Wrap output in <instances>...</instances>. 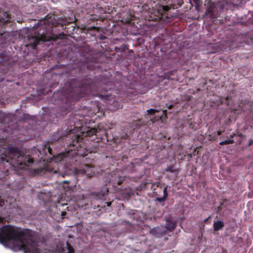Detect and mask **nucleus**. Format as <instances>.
Masks as SVG:
<instances>
[{"label":"nucleus","mask_w":253,"mask_h":253,"mask_svg":"<svg viewBox=\"0 0 253 253\" xmlns=\"http://www.w3.org/2000/svg\"><path fill=\"white\" fill-rule=\"evenodd\" d=\"M48 152H49V153L50 154H51V155L52 154V149L50 148V146L48 148Z\"/></svg>","instance_id":"nucleus-40"},{"label":"nucleus","mask_w":253,"mask_h":253,"mask_svg":"<svg viewBox=\"0 0 253 253\" xmlns=\"http://www.w3.org/2000/svg\"><path fill=\"white\" fill-rule=\"evenodd\" d=\"M247 105H249L250 107V109L251 110H253V102L252 101H247Z\"/></svg>","instance_id":"nucleus-34"},{"label":"nucleus","mask_w":253,"mask_h":253,"mask_svg":"<svg viewBox=\"0 0 253 253\" xmlns=\"http://www.w3.org/2000/svg\"><path fill=\"white\" fill-rule=\"evenodd\" d=\"M222 133V131H221V130H218L217 131V133H216V135L217 136H218V135H220Z\"/></svg>","instance_id":"nucleus-39"},{"label":"nucleus","mask_w":253,"mask_h":253,"mask_svg":"<svg viewBox=\"0 0 253 253\" xmlns=\"http://www.w3.org/2000/svg\"><path fill=\"white\" fill-rule=\"evenodd\" d=\"M134 16L131 13H127L126 18L125 17H123V20L125 21L126 23H130V21L134 19Z\"/></svg>","instance_id":"nucleus-26"},{"label":"nucleus","mask_w":253,"mask_h":253,"mask_svg":"<svg viewBox=\"0 0 253 253\" xmlns=\"http://www.w3.org/2000/svg\"><path fill=\"white\" fill-rule=\"evenodd\" d=\"M11 22V17L7 12L0 10V26H4L5 24Z\"/></svg>","instance_id":"nucleus-13"},{"label":"nucleus","mask_w":253,"mask_h":253,"mask_svg":"<svg viewBox=\"0 0 253 253\" xmlns=\"http://www.w3.org/2000/svg\"><path fill=\"white\" fill-rule=\"evenodd\" d=\"M186 2H189L191 4V6H193V4H195V6L198 7L201 4V0H185Z\"/></svg>","instance_id":"nucleus-27"},{"label":"nucleus","mask_w":253,"mask_h":253,"mask_svg":"<svg viewBox=\"0 0 253 253\" xmlns=\"http://www.w3.org/2000/svg\"><path fill=\"white\" fill-rule=\"evenodd\" d=\"M237 46V44L234 41H222L213 44L212 47L214 48V50L213 52H218L219 51H231Z\"/></svg>","instance_id":"nucleus-9"},{"label":"nucleus","mask_w":253,"mask_h":253,"mask_svg":"<svg viewBox=\"0 0 253 253\" xmlns=\"http://www.w3.org/2000/svg\"><path fill=\"white\" fill-rule=\"evenodd\" d=\"M234 142L233 139H228L219 142V145H224L227 144H233Z\"/></svg>","instance_id":"nucleus-28"},{"label":"nucleus","mask_w":253,"mask_h":253,"mask_svg":"<svg viewBox=\"0 0 253 253\" xmlns=\"http://www.w3.org/2000/svg\"><path fill=\"white\" fill-rule=\"evenodd\" d=\"M131 167L132 169L131 172L136 173V174L134 176H132L130 178L133 179V180L134 181H137L140 179L142 177V174L137 172V170H138V168H136L133 164H131Z\"/></svg>","instance_id":"nucleus-20"},{"label":"nucleus","mask_w":253,"mask_h":253,"mask_svg":"<svg viewBox=\"0 0 253 253\" xmlns=\"http://www.w3.org/2000/svg\"><path fill=\"white\" fill-rule=\"evenodd\" d=\"M126 139H129V136L125 132L121 135L120 140L121 141H124Z\"/></svg>","instance_id":"nucleus-30"},{"label":"nucleus","mask_w":253,"mask_h":253,"mask_svg":"<svg viewBox=\"0 0 253 253\" xmlns=\"http://www.w3.org/2000/svg\"><path fill=\"white\" fill-rule=\"evenodd\" d=\"M43 170L53 172L54 173H57V170L52 167V164H49L41 169H34L35 172L37 174L42 172Z\"/></svg>","instance_id":"nucleus-18"},{"label":"nucleus","mask_w":253,"mask_h":253,"mask_svg":"<svg viewBox=\"0 0 253 253\" xmlns=\"http://www.w3.org/2000/svg\"><path fill=\"white\" fill-rule=\"evenodd\" d=\"M108 191L109 188L105 185L102 188L100 192L93 193V195L97 199L104 200L107 195Z\"/></svg>","instance_id":"nucleus-15"},{"label":"nucleus","mask_w":253,"mask_h":253,"mask_svg":"<svg viewBox=\"0 0 253 253\" xmlns=\"http://www.w3.org/2000/svg\"><path fill=\"white\" fill-rule=\"evenodd\" d=\"M13 119V116L0 111V130L12 133L11 131L14 129L12 126Z\"/></svg>","instance_id":"nucleus-7"},{"label":"nucleus","mask_w":253,"mask_h":253,"mask_svg":"<svg viewBox=\"0 0 253 253\" xmlns=\"http://www.w3.org/2000/svg\"><path fill=\"white\" fill-rule=\"evenodd\" d=\"M102 99L105 101L106 104L108 105V108L112 111H115L122 107L121 102L116 100V97L110 95L108 93L101 95Z\"/></svg>","instance_id":"nucleus-10"},{"label":"nucleus","mask_w":253,"mask_h":253,"mask_svg":"<svg viewBox=\"0 0 253 253\" xmlns=\"http://www.w3.org/2000/svg\"><path fill=\"white\" fill-rule=\"evenodd\" d=\"M166 110L164 111V113H166Z\"/></svg>","instance_id":"nucleus-46"},{"label":"nucleus","mask_w":253,"mask_h":253,"mask_svg":"<svg viewBox=\"0 0 253 253\" xmlns=\"http://www.w3.org/2000/svg\"><path fill=\"white\" fill-rule=\"evenodd\" d=\"M99 134L100 136H95V138L89 137L86 139L88 141L92 142L90 145L93 148H88L85 144L83 143L76 150H72L68 154L72 155L67 162H64L66 164V167L72 170L76 174H85L88 177H92L95 174L94 168L89 165L82 163L81 159L87 156L88 153L97 152L100 146L99 143L102 140V137L105 135L106 132L104 134H101V132Z\"/></svg>","instance_id":"nucleus-3"},{"label":"nucleus","mask_w":253,"mask_h":253,"mask_svg":"<svg viewBox=\"0 0 253 253\" xmlns=\"http://www.w3.org/2000/svg\"><path fill=\"white\" fill-rule=\"evenodd\" d=\"M231 99V97L227 96L225 98L221 96H215L214 98L211 99V102L217 106H219L222 104H225L229 105L230 104V100Z\"/></svg>","instance_id":"nucleus-11"},{"label":"nucleus","mask_w":253,"mask_h":253,"mask_svg":"<svg viewBox=\"0 0 253 253\" xmlns=\"http://www.w3.org/2000/svg\"><path fill=\"white\" fill-rule=\"evenodd\" d=\"M165 170L170 173H174L175 177L178 176V171L173 166H168Z\"/></svg>","instance_id":"nucleus-23"},{"label":"nucleus","mask_w":253,"mask_h":253,"mask_svg":"<svg viewBox=\"0 0 253 253\" xmlns=\"http://www.w3.org/2000/svg\"><path fill=\"white\" fill-rule=\"evenodd\" d=\"M100 132H101V134H104L105 130L101 128L100 126H98L97 128L88 127L85 131H80L77 133H76L74 130H70L66 135H62L61 131H58L54 132L50 137L48 142L51 145L57 141H65L63 146L65 147L66 145L69 147L67 148L68 150H66L64 153L59 154L56 158V161H59L60 164H63L65 162L68 161V159L72 155L68 154L69 152L72 150H76L83 144L82 140L86 137L88 138L94 136H100Z\"/></svg>","instance_id":"nucleus-2"},{"label":"nucleus","mask_w":253,"mask_h":253,"mask_svg":"<svg viewBox=\"0 0 253 253\" xmlns=\"http://www.w3.org/2000/svg\"><path fill=\"white\" fill-rule=\"evenodd\" d=\"M62 68L63 71L58 75L76 77L65 84L62 90L63 96L59 98L69 106L82 98L93 95L92 93L94 91H107L113 89L111 82L88 77L84 73L85 67H74L71 65L63 66Z\"/></svg>","instance_id":"nucleus-1"},{"label":"nucleus","mask_w":253,"mask_h":253,"mask_svg":"<svg viewBox=\"0 0 253 253\" xmlns=\"http://www.w3.org/2000/svg\"><path fill=\"white\" fill-rule=\"evenodd\" d=\"M158 110L155 109H150L146 111L147 114L148 115H153L156 113L158 112Z\"/></svg>","instance_id":"nucleus-29"},{"label":"nucleus","mask_w":253,"mask_h":253,"mask_svg":"<svg viewBox=\"0 0 253 253\" xmlns=\"http://www.w3.org/2000/svg\"><path fill=\"white\" fill-rule=\"evenodd\" d=\"M172 107H173V105H170L168 107V108H169V109H170L172 108Z\"/></svg>","instance_id":"nucleus-45"},{"label":"nucleus","mask_w":253,"mask_h":253,"mask_svg":"<svg viewBox=\"0 0 253 253\" xmlns=\"http://www.w3.org/2000/svg\"><path fill=\"white\" fill-rule=\"evenodd\" d=\"M173 75V71H169L165 74V78L169 79Z\"/></svg>","instance_id":"nucleus-32"},{"label":"nucleus","mask_w":253,"mask_h":253,"mask_svg":"<svg viewBox=\"0 0 253 253\" xmlns=\"http://www.w3.org/2000/svg\"><path fill=\"white\" fill-rule=\"evenodd\" d=\"M56 207L57 208H58L59 210H61L60 208V207H62V210H67L68 211H69V207L68 206V204L67 203H61V201H58L57 203H56Z\"/></svg>","instance_id":"nucleus-24"},{"label":"nucleus","mask_w":253,"mask_h":253,"mask_svg":"<svg viewBox=\"0 0 253 253\" xmlns=\"http://www.w3.org/2000/svg\"><path fill=\"white\" fill-rule=\"evenodd\" d=\"M106 204H107V206L108 207H110L112 204V203L111 202H106Z\"/></svg>","instance_id":"nucleus-43"},{"label":"nucleus","mask_w":253,"mask_h":253,"mask_svg":"<svg viewBox=\"0 0 253 253\" xmlns=\"http://www.w3.org/2000/svg\"><path fill=\"white\" fill-rule=\"evenodd\" d=\"M3 218L0 216V223L3 222Z\"/></svg>","instance_id":"nucleus-44"},{"label":"nucleus","mask_w":253,"mask_h":253,"mask_svg":"<svg viewBox=\"0 0 253 253\" xmlns=\"http://www.w3.org/2000/svg\"><path fill=\"white\" fill-rule=\"evenodd\" d=\"M166 5H160L158 7V13L159 16L157 19L159 20H164L165 18H169V12L170 9H177L183 3V0H166Z\"/></svg>","instance_id":"nucleus-6"},{"label":"nucleus","mask_w":253,"mask_h":253,"mask_svg":"<svg viewBox=\"0 0 253 253\" xmlns=\"http://www.w3.org/2000/svg\"><path fill=\"white\" fill-rule=\"evenodd\" d=\"M167 188L168 186H164L159 182L157 184V187L154 189V194L156 196L155 201L162 204V205H164V203L168 196Z\"/></svg>","instance_id":"nucleus-8"},{"label":"nucleus","mask_w":253,"mask_h":253,"mask_svg":"<svg viewBox=\"0 0 253 253\" xmlns=\"http://www.w3.org/2000/svg\"><path fill=\"white\" fill-rule=\"evenodd\" d=\"M224 226V223L221 220H217L216 222H214L213 224V229L215 231L222 229Z\"/></svg>","instance_id":"nucleus-21"},{"label":"nucleus","mask_w":253,"mask_h":253,"mask_svg":"<svg viewBox=\"0 0 253 253\" xmlns=\"http://www.w3.org/2000/svg\"><path fill=\"white\" fill-rule=\"evenodd\" d=\"M144 125H145V122L142 119H138L135 121L133 120L132 122L129 123V127L131 129L130 133H133L135 129L139 128Z\"/></svg>","instance_id":"nucleus-14"},{"label":"nucleus","mask_w":253,"mask_h":253,"mask_svg":"<svg viewBox=\"0 0 253 253\" xmlns=\"http://www.w3.org/2000/svg\"><path fill=\"white\" fill-rule=\"evenodd\" d=\"M166 232V229L164 226L155 227L150 230L151 234L157 237L165 234Z\"/></svg>","instance_id":"nucleus-16"},{"label":"nucleus","mask_w":253,"mask_h":253,"mask_svg":"<svg viewBox=\"0 0 253 253\" xmlns=\"http://www.w3.org/2000/svg\"><path fill=\"white\" fill-rule=\"evenodd\" d=\"M4 204L3 200L0 199V207H2Z\"/></svg>","instance_id":"nucleus-38"},{"label":"nucleus","mask_w":253,"mask_h":253,"mask_svg":"<svg viewBox=\"0 0 253 253\" xmlns=\"http://www.w3.org/2000/svg\"><path fill=\"white\" fill-rule=\"evenodd\" d=\"M63 188L66 191H73L74 186L73 184L72 185H70L71 181L68 180H64L63 182Z\"/></svg>","instance_id":"nucleus-22"},{"label":"nucleus","mask_w":253,"mask_h":253,"mask_svg":"<svg viewBox=\"0 0 253 253\" xmlns=\"http://www.w3.org/2000/svg\"><path fill=\"white\" fill-rule=\"evenodd\" d=\"M215 10L214 2H210L208 5L206 14L208 15L211 18L214 19L215 17Z\"/></svg>","instance_id":"nucleus-17"},{"label":"nucleus","mask_w":253,"mask_h":253,"mask_svg":"<svg viewBox=\"0 0 253 253\" xmlns=\"http://www.w3.org/2000/svg\"><path fill=\"white\" fill-rule=\"evenodd\" d=\"M210 139L211 140L215 141V140L217 138V135L215 134V133H212L210 135Z\"/></svg>","instance_id":"nucleus-33"},{"label":"nucleus","mask_w":253,"mask_h":253,"mask_svg":"<svg viewBox=\"0 0 253 253\" xmlns=\"http://www.w3.org/2000/svg\"><path fill=\"white\" fill-rule=\"evenodd\" d=\"M211 218V216H209L208 218H207L206 219H205L204 221V223H207L209 219Z\"/></svg>","instance_id":"nucleus-42"},{"label":"nucleus","mask_w":253,"mask_h":253,"mask_svg":"<svg viewBox=\"0 0 253 253\" xmlns=\"http://www.w3.org/2000/svg\"><path fill=\"white\" fill-rule=\"evenodd\" d=\"M163 42V41L161 38H158L155 39V46L160 45Z\"/></svg>","instance_id":"nucleus-31"},{"label":"nucleus","mask_w":253,"mask_h":253,"mask_svg":"<svg viewBox=\"0 0 253 253\" xmlns=\"http://www.w3.org/2000/svg\"><path fill=\"white\" fill-rule=\"evenodd\" d=\"M253 144V140L250 139L249 140V143L248 144V146H251Z\"/></svg>","instance_id":"nucleus-37"},{"label":"nucleus","mask_w":253,"mask_h":253,"mask_svg":"<svg viewBox=\"0 0 253 253\" xmlns=\"http://www.w3.org/2000/svg\"><path fill=\"white\" fill-rule=\"evenodd\" d=\"M66 214V211H61V215L62 216V218H64L65 215Z\"/></svg>","instance_id":"nucleus-35"},{"label":"nucleus","mask_w":253,"mask_h":253,"mask_svg":"<svg viewBox=\"0 0 253 253\" xmlns=\"http://www.w3.org/2000/svg\"><path fill=\"white\" fill-rule=\"evenodd\" d=\"M34 163L29 155H24L17 147H11L0 157V164L14 169H27Z\"/></svg>","instance_id":"nucleus-5"},{"label":"nucleus","mask_w":253,"mask_h":253,"mask_svg":"<svg viewBox=\"0 0 253 253\" xmlns=\"http://www.w3.org/2000/svg\"><path fill=\"white\" fill-rule=\"evenodd\" d=\"M112 178L111 180L114 187L116 185H121L125 180V178L123 176H117L116 174L112 175Z\"/></svg>","instance_id":"nucleus-19"},{"label":"nucleus","mask_w":253,"mask_h":253,"mask_svg":"<svg viewBox=\"0 0 253 253\" xmlns=\"http://www.w3.org/2000/svg\"><path fill=\"white\" fill-rule=\"evenodd\" d=\"M236 136H238V137H241V138H245V135L242 134V133H238L237 134H236Z\"/></svg>","instance_id":"nucleus-36"},{"label":"nucleus","mask_w":253,"mask_h":253,"mask_svg":"<svg viewBox=\"0 0 253 253\" xmlns=\"http://www.w3.org/2000/svg\"><path fill=\"white\" fill-rule=\"evenodd\" d=\"M220 139H222V137H220Z\"/></svg>","instance_id":"nucleus-47"},{"label":"nucleus","mask_w":253,"mask_h":253,"mask_svg":"<svg viewBox=\"0 0 253 253\" xmlns=\"http://www.w3.org/2000/svg\"><path fill=\"white\" fill-rule=\"evenodd\" d=\"M34 116H31L28 114H24L23 115L22 120L24 122H26L29 120H34L35 119Z\"/></svg>","instance_id":"nucleus-25"},{"label":"nucleus","mask_w":253,"mask_h":253,"mask_svg":"<svg viewBox=\"0 0 253 253\" xmlns=\"http://www.w3.org/2000/svg\"><path fill=\"white\" fill-rule=\"evenodd\" d=\"M236 136V134L235 133L232 134L230 135V138L229 139H233V138Z\"/></svg>","instance_id":"nucleus-41"},{"label":"nucleus","mask_w":253,"mask_h":253,"mask_svg":"<svg viewBox=\"0 0 253 253\" xmlns=\"http://www.w3.org/2000/svg\"><path fill=\"white\" fill-rule=\"evenodd\" d=\"M39 23L41 25L40 30L42 28L44 31L41 33L39 31L38 35H31L28 36V44L26 46H30L34 49H35L37 46L40 44L41 42L55 41L56 39H63L64 37L63 33L58 35L52 34L51 36L49 35L48 34H51L53 31V27H57L60 25L63 29H65L66 27L64 28V26L69 24L66 20H60L59 22L54 21L51 17L41 20Z\"/></svg>","instance_id":"nucleus-4"},{"label":"nucleus","mask_w":253,"mask_h":253,"mask_svg":"<svg viewBox=\"0 0 253 253\" xmlns=\"http://www.w3.org/2000/svg\"><path fill=\"white\" fill-rule=\"evenodd\" d=\"M177 225V221L174 220L172 217L169 216L166 219V225L165 227L166 230H168L169 231H173Z\"/></svg>","instance_id":"nucleus-12"}]
</instances>
